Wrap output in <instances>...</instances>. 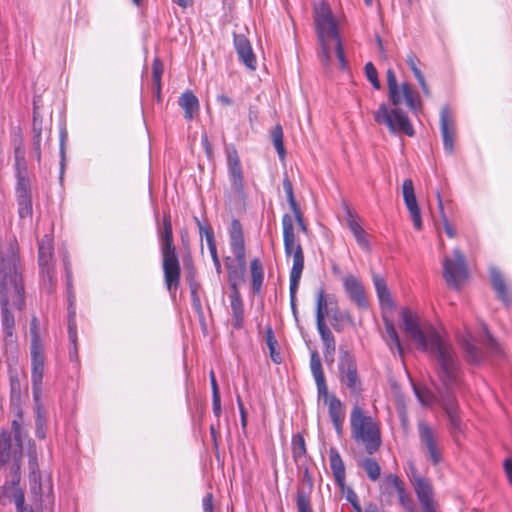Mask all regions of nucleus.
Segmentation results:
<instances>
[{
  "label": "nucleus",
  "mask_w": 512,
  "mask_h": 512,
  "mask_svg": "<svg viewBox=\"0 0 512 512\" xmlns=\"http://www.w3.org/2000/svg\"><path fill=\"white\" fill-rule=\"evenodd\" d=\"M25 304L24 286L19 270V259L11 245L0 252V306L1 326L5 348H16L15 316L12 309L22 310Z\"/></svg>",
  "instance_id": "obj_1"
},
{
  "label": "nucleus",
  "mask_w": 512,
  "mask_h": 512,
  "mask_svg": "<svg viewBox=\"0 0 512 512\" xmlns=\"http://www.w3.org/2000/svg\"><path fill=\"white\" fill-rule=\"evenodd\" d=\"M404 330L422 351H430L437 359L438 377L446 386L454 383L457 372V358L451 345L447 343L438 331L430 327L423 330L418 316L409 308L401 310Z\"/></svg>",
  "instance_id": "obj_2"
},
{
  "label": "nucleus",
  "mask_w": 512,
  "mask_h": 512,
  "mask_svg": "<svg viewBox=\"0 0 512 512\" xmlns=\"http://www.w3.org/2000/svg\"><path fill=\"white\" fill-rule=\"evenodd\" d=\"M314 19L317 28L318 40L320 43L319 57L322 64L329 67L332 63V53L336 54L341 69L347 67L342 42L338 33L337 23L333 17L330 7L321 3L315 7Z\"/></svg>",
  "instance_id": "obj_3"
},
{
  "label": "nucleus",
  "mask_w": 512,
  "mask_h": 512,
  "mask_svg": "<svg viewBox=\"0 0 512 512\" xmlns=\"http://www.w3.org/2000/svg\"><path fill=\"white\" fill-rule=\"evenodd\" d=\"M162 222L163 229L159 231V240L162 254L164 281L170 294H174L180 284L181 267L176 247L173 244V231L170 215L164 214Z\"/></svg>",
  "instance_id": "obj_4"
},
{
  "label": "nucleus",
  "mask_w": 512,
  "mask_h": 512,
  "mask_svg": "<svg viewBox=\"0 0 512 512\" xmlns=\"http://www.w3.org/2000/svg\"><path fill=\"white\" fill-rule=\"evenodd\" d=\"M458 374H459V365L457 364V372L455 381L450 386H446L442 380L439 378L441 382V387L437 388V396L434 395L427 389H422L413 386L415 395L419 402L424 406H429L434 402L439 403L444 409L450 424V429L453 432H458L461 430V418L459 416V405L453 394L455 388L458 387Z\"/></svg>",
  "instance_id": "obj_5"
},
{
  "label": "nucleus",
  "mask_w": 512,
  "mask_h": 512,
  "mask_svg": "<svg viewBox=\"0 0 512 512\" xmlns=\"http://www.w3.org/2000/svg\"><path fill=\"white\" fill-rule=\"evenodd\" d=\"M229 243L234 259L225 258V267L228 272V282L231 291H239V286L245 280L246 255L243 229L241 223L234 219L229 230Z\"/></svg>",
  "instance_id": "obj_6"
},
{
  "label": "nucleus",
  "mask_w": 512,
  "mask_h": 512,
  "mask_svg": "<svg viewBox=\"0 0 512 512\" xmlns=\"http://www.w3.org/2000/svg\"><path fill=\"white\" fill-rule=\"evenodd\" d=\"M351 437L362 446L369 455L375 454L382 443L381 432L378 423L363 409L354 405L350 414Z\"/></svg>",
  "instance_id": "obj_7"
},
{
  "label": "nucleus",
  "mask_w": 512,
  "mask_h": 512,
  "mask_svg": "<svg viewBox=\"0 0 512 512\" xmlns=\"http://www.w3.org/2000/svg\"><path fill=\"white\" fill-rule=\"evenodd\" d=\"M283 243L284 251L287 257L292 256L293 265L290 271L292 277V287L300 283L302 272L304 269V253L299 240L294 231L293 218L289 214L282 217Z\"/></svg>",
  "instance_id": "obj_8"
},
{
  "label": "nucleus",
  "mask_w": 512,
  "mask_h": 512,
  "mask_svg": "<svg viewBox=\"0 0 512 512\" xmlns=\"http://www.w3.org/2000/svg\"><path fill=\"white\" fill-rule=\"evenodd\" d=\"M37 318L33 317L31 320V346H30V354H31V382H32V393L35 402H38L41 399L42 395V381L44 374V354H43V345L40 339L38 328H37Z\"/></svg>",
  "instance_id": "obj_9"
},
{
  "label": "nucleus",
  "mask_w": 512,
  "mask_h": 512,
  "mask_svg": "<svg viewBox=\"0 0 512 512\" xmlns=\"http://www.w3.org/2000/svg\"><path fill=\"white\" fill-rule=\"evenodd\" d=\"M13 430L15 443L9 431L0 432V469L10 465V472H19L22 459V444L20 440V426L14 421Z\"/></svg>",
  "instance_id": "obj_10"
},
{
  "label": "nucleus",
  "mask_w": 512,
  "mask_h": 512,
  "mask_svg": "<svg viewBox=\"0 0 512 512\" xmlns=\"http://www.w3.org/2000/svg\"><path fill=\"white\" fill-rule=\"evenodd\" d=\"M374 119L378 124L386 125L391 133L401 132L407 136L414 135V129L408 116L400 108L389 109L385 103L380 104L374 112Z\"/></svg>",
  "instance_id": "obj_11"
},
{
  "label": "nucleus",
  "mask_w": 512,
  "mask_h": 512,
  "mask_svg": "<svg viewBox=\"0 0 512 512\" xmlns=\"http://www.w3.org/2000/svg\"><path fill=\"white\" fill-rule=\"evenodd\" d=\"M386 78L388 96L394 106H398L404 102L412 111H417L420 108L421 103L419 95L406 82L398 85L395 73L392 69L387 70Z\"/></svg>",
  "instance_id": "obj_12"
},
{
  "label": "nucleus",
  "mask_w": 512,
  "mask_h": 512,
  "mask_svg": "<svg viewBox=\"0 0 512 512\" xmlns=\"http://www.w3.org/2000/svg\"><path fill=\"white\" fill-rule=\"evenodd\" d=\"M417 428L421 450L433 465H438L442 461L443 450L439 433L424 420L418 422Z\"/></svg>",
  "instance_id": "obj_13"
},
{
  "label": "nucleus",
  "mask_w": 512,
  "mask_h": 512,
  "mask_svg": "<svg viewBox=\"0 0 512 512\" xmlns=\"http://www.w3.org/2000/svg\"><path fill=\"white\" fill-rule=\"evenodd\" d=\"M30 491L35 503L41 508L51 509L54 505L53 484L50 474L37 471L30 473Z\"/></svg>",
  "instance_id": "obj_14"
},
{
  "label": "nucleus",
  "mask_w": 512,
  "mask_h": 512,
  "mask_svg": "<svg viewBox=\"0 0 512 512\" xmlns=\"http://www.w3.org/2000/svg\"><path fill=\"white\" fill-rule=\"evenodd\" d=\"M454 258L445 257L443 260V277L450 287L458 288L467 278L468 271L465 257L459 249H454Z\"/></svg>",
  "instance_id": "obj_15"
},
{
  "label": "nucleus",
  "mask_w": 512,
  "mask_h": 512,
  "mask_svg": "<svg viewBox=\"0 0 512 512\" xmlns=\"http://www.w3.org/2000/svg\"><path fill=\"white\" fill-rule=\"evenodd\" d=\"M338 370L341 384L349 389L351 394L358 395L361 391V380L354 358L346 351L340 356Z\"/></svg>",
  "instance_id": "obj_16"
},
{
  "label": "nucleus",
  "mask_w": 512,
  "mask_h": 512,
  "mask_svg": "<svg viewBox=\"0 0 512 512\" xmlns=\"http://www.w3.org/2000/svg\"><path fill=\"white\" fill-rule=\"evenodd\" d=\"M410 480L421 505L422 512H439V505L434 498L431 482L415 472L412 473Z\"/></svg>",
  "instance_id": "obj_17"
},
{
  "label": "nucleus",
  "mask_w": 512,
  "mask_h": 512,
  "mask_svg": "<svg viewBox=\"0 0 512 512\" xmlns=\"http://www.w3.org/2000/svg\"><path fill=\"white\" fill-rule=\"evenodd\" d=\"M402 194L407 210L409 211L411 220L417 230L422 229V219L420 209L416 200L413 181L405 179L402 184Z\"/></svg>",
  "instance_id": "obj_18"
},
{
  "label": "nucleus",
  "mask_w": 512,
  "mask_h": 512,
  "mask_svg": "<svg viewBox=\"0 0 512 512\" xmlns=\"http://www.w3.org/2000/svg\"><path fill=\"white\" fill-rule=\"evenodd\" d=\"M227 166L231 182V189L236 194H242L244 189V178L238 153L235 149L227 153Z\"/></svg>",
  "instance_id": "obj_19"
},
{
  "label": "nucleus",
  "mask_w": 512,
  "mask_h": 512,
  "mask_svg": "<svg viewBox=\"0 0 512 512\" xmlns=\"http://www.w3.org/2000/svg\"><path fill=\"white\" fill-rule=\"evenodd\" d=\"M440 128L444 149L448 154H452L454 150L456 128L448 107H443L440 111Z\"/></svg>",
  "instance_id": "obj_20"
},
{
  "label": "nucleus",
  "mask_w": 512,
  "mask_h": 512,
  "mask_svg": "<svg viewBox=\"0 0 512 512\" xmlns=\"http://www.w3.org/2000/svg\"><path fill=\"white\" fill-rule=\"evenodd\" d=\"M344 290L350 300L355 302L358 308L367 309L369 307L362 283L353 275H347L343 279Z\"/></svg>",
  "instance_id": "obj_21"
},
{
  "label": "nucleus",
  "mask_w": 512,
  "mask_h": 512,
  "mask_svg": "<svg viewBox=\"0 0 512 512\" xmlns=\"http://www.w3.org/2000/svg\"><path fill=\"white\" fill-rule=\"evenodd\" d=\"M233 40L239 60L250 70H255L257 61L249 40L243 34H234Z\"/></svg>",
  "instance_id": "obj_22"
},
{
  "label": "nucleus",
  "mask_w": 512,
  "mask_h": 512,
  "mask_svg": "<svg viewBox=\"0 0 512 512\" xmlns=\"http://www.w3.org/2000/svg\"><path fill=\"white\" fill-rule=\"evenodd\" d=\"M10 474L11 480L3 486L0 500L3 504L6 503V500L9 502L13 501L16 506H19L25 502L24 492L19 485L20 475L19 472H10Z\"/></svg>",
  "instance_id": "obj_23"
},
{
  "label": "nucleus",
  "mask_w": 512,
  "mask_h": 512,
  "mask_svg": "<svg viewBox=\"0 0 512 512\" xmlns=\"http://www.w3.org/2000/svg\"><path fill=\"white\" fill-rule=\"evenodd\" d=\"M65 272H66V278H67V289H68V299H69V308H68V336L70 342H72L74 345L76 344L77 339V328H76V311L73 308V302L75 299V296L72 293L71 290V269L68 262H65Z\"/></svg>",
  "instance_id": "obj_24"
},
{
  "label": "nucleus",
  "mask_w": 512,
  "mask_h": 512,
  "mask_svg": "<svg viewBox=\"0 0 512 512\" xmlns=\"http://www.w3.org/2000/svg\"><path fill=\"white\" fill-rule=\"evenodd\" d=\"M341 311L338 306L337 299L334 295H326L323 289H320L317 293L316 301V321H318L319 313L322 314L323 320L326 316L334 313V311Z\"/></svg>",
  "instance_id": "obj_25"
},
{
  "label": "nucleus",
  "mask_w": 512,
  "mask_h": 512,
  "mask_svg": "<svg viewBox=\"0 0 512 512\" xmlns=\"http://www.w3.org/2000/svg\"><path fill=\"white\" fill-rule=\"evenodd\" d=\"M341 311L338 306L337 299L334 295H326L323 289H320L317 293L316 301V321H318L319 313L322 314L323 320L326 316L334 313V311Z\"/></svg>",
  "instance_id": "obj_26"
},
{
  "label": "nucleus",
  "mask_w": 512,
  "mask_h": 512,
  "mask_svg": "<svg viewBox=\"0 0 512 512\" xmlns=\"http://www.w3.org/2000/svg\"><path fill=\"white\" fill-rule=\"evenodd\" d=\"M317 330L321 337L324 346V353L333 355L336 350V341L333 333L326 324V320H323L322 314L319 313L318 321H316Z\"/></svg>",
  "instance_id": "obj_27"
},
{
  "label": "nucleus",
  "mask_w": 512,
  "mask_h": 512,
  "mask_svg": "<svg viewBox=\"0 0 512 512\" xmlns=\"http://www.w3.org/2000/svg\"><path fill=\"white\" fill-rule=\"evenodd\" d=\"M489 273L492 286L496 291L498 298L506 304L511 302V296L502 273L496 267H491L489 269Z\"/></svg>",
  "instance_id": "obj_28"
},
{
  "label": "nucleus",
  "mask_w": 512,
  "mask_h": 512,
  "mask_svg": "<svg viewBox=\"0 0 512 512\" xmlns=\"http://www.w3.org/2000/svg\"><path fill=\"white\" fill-rule=\"evenodd\" d=\"M329 462L336 483L339 486H343L345 482V465L338 450L334 447H331L329 450Z\"/></svg>",
  "instance_id": "obj_29"
},
{
  "label": "nucleus",
  "mask_w": 512,
  "mask_h": 512,
  "mask_svg": "<svg viewBox=\"0 0 512 512\" xmlns=\"http://www.w3.org/2000/svg\"><path fill=\"white\" fill-rule=\"evenodd\" d=\"M179 106L184 110L186 120H192L199 112L198 98L191 92H184L178 101Z\"/></svg>",
  "instance_id": "obj_30"
},
{
  "label": "nucleus",
  "mask_w": 512,
  "mask_h": 512,
  "mask_svg": "<svg viewBox=\"0 0 512 512\" xmlns=\"http://www.w3.org/2000/svg\"><path fill=\"white\" fill-rule=\"evenodd\" d=\"M230 306L232 311L233 326L236 329H240L244 322V308L243 301L239 291H231L230 295Z\"/></svg>",
  "instance_id": "obj_31"
},
{
  "label": "nucleus",
  "mask_w": 512,
  "mask_h": 512,
  "mask_svg": "<svg viewBox=\"0 0 512 512\" xmlns=\"http://www.w3.org/2000/svg\"><path fill=\"white\" fill-rule=\"evenodd\" d=\"M305 478L308 482V490H305L304 488H300L297 491V497H296V506L298 512H313L311 501H310V493L312 490V480L308 474V471H305L304 474Z\"/></svg>",
  "instance_id": "obj_32"
},
{
  "label": "nucleus",
  "mask_w": 512,
  "mask_h": 512,
  "mask_svg": "<svg viewBox=\"0 0 512 512\" xmlns=\"http://www.w3.org/2000/svg\"><path fill=\"white\" fill-rule=\"evenodd\" d=\"M250 272L252 291L254 294H258L261 291V287L264 280L263 265L258 258H254L250 262Z\"/></svg>",
  "instance_id": "obj_33"
},
{
  "label": "nucleus",
  "mask_w": 512,
  "mask_h": 512,
  "mask_svg": "<svg viewBox=\"0 0 512 512\" xmlns=\"http://www.w3.org/2000/svg\"><path fill=\"white\" fill-rule=\"evenodd\" d=\"M383 338L391 351L397 350L400 355L403 354V348L398 333L394 324L389 320H385V334Z\"/></svg>",
  "instance_id": "obj_34"
},
{
  "label": "nucleus",
  "mask_w": 512,
  "mask_h": 512,
  "mask_svg": "<svg viewBox=\"0 0 512 512\" xmlns=\"http://www.w3.org/2000/svg\"><path fill=\"white\" fill-rule=\"evenodd\" d=\"M373 283L375 286V290L379 301L382 305H387L388 307L393 306V301L389 292V289L386 285L385 280L378 274L373 275Z\"/></svg>",
  "instance_id": "obj_35"
},
{
  "label": "nucleus",
  "mask_w": 512,
  "mask_h": 512,
  "mask_svg": "<svg viewBox=\"0 0 512 512\" xmlns=\"http://www.w3.org/2000/svg\"><path fill=\"white\" fill-rule=\"evenodd\" d=\"M348 219L347 224L351 232L353 233L357 243L363 247H368V240H367V234L364 231V229L361 227V225L356 221L354 216L351 214L350 210H347Z\"/></svg>",
  "instance_id": "obj_36"
},
{
  "label": "nucleus",
  "mask_w": 512,
  "mask_h": 512,
  "mask_svg": "<svg viewBox=\"0 0 512 512\" xmlns=\"http://www.w3.org/2000/svg\"><path fill=\"white\" fill-rule=\"evenodd\" d=\"M26 153L25 148L22 141L14 148V168L17 175H28L27 174V162H26Z\"/></svg>",
  "instance_id": "obj_37"
},
{
  "label": "nucleus",
  "mask_w": 512,
  "mask_h": 512,
  "mask_svg": "<svg viewBox=\"0 0 512 512\" xmlns=\"http://www.w3.org/2000/svg\"><path fill=\"white\" fill-rule=\"evenodd\" d=\"M195 220L199 228L201 237L205 236L206 243L211 254L212 260H216L219 257L212 229L203 225L198 218H195Z\"/></svg>",
  "instance_id": "obj_38"
},
{
  "label": "nucleus",
  "mask_w": 512,
  "mask_h": 512,
  "mask_svg": "<svg viewBox=\"0 0 512 512\" xmlns=\"http://www.w3.org/2000/svg\"><path fill=\"white\" fill-rule=\"evenodd\" d=\"M330 317L331 326L336 332H342L345 328V323L353 324V317L349 312L334 311L328 315Z\"/></svg>",
  "instance_id": "obj_39"
},
{
  "label": "nucleus",
  "mask_w": 512,
  "mask_h": 512,
  "mask_svg": "<svg viewBox=\"0 0 512 512\" xmlns=\"http://www.w3.org/2000/svg\"><path fill=\"white\" fill-rule=\"evenodd\" d=\"M359 466L366 472L368 478L371 481H377L379 479L381 474V468L373 458H363L359 462Z\"/></svg>",
  "instance_id": "obj_40"
},
{
  "label": "nucleus",
  "mask_w": 512,
  "mask_h": 512,
  "mask_svg": "<svg viewBox=\"0 0 512 512\" xmlns=\"http://www.w3.org/2000/svg\"><path fill=\"white\" fill-rule=\"evenodd\" d=\"M266 345L269 349L272 361L276 364L280 363L282 359L279 351L277 350L278 342L271 326L266 328Z\"/></svg>",
  "instance_id": "obj_41"
},
{
  "label": "nucleus",
  "mask_w": 512,
  "mask_h": 512,
  "mask_svg": "<svg viewBox=\"0 0 512 512\" xmlns=\"http://www.w3.org/2000/svg\"><path fill=\"white\" fill-rule=\"evenodd\" d=\"M328 405L330 419H345V408L342 402L335 396L331 395Z\"/></svg>",
  "instance_id": "obj_42"
},
{
  "label": "nucleus",
  "mask_w": 512,
  "mask_h": 512,
  "mask_svg": "<svg viewBox=\"0 0 512 512\" xmlns=\"http://www.w3.org/2000/svg\"><path fill=\"white\" fill-rule=\"evenodd\" d=\"M52 258L50 240L47 239L45 242L42 240L39 243V265L41 269L50 267L49 262Z\"/></svg>",
  "instance_id": "obj_43"
},
{
  "label": "nucleus",
  "mask_w": 512,
  "mask_h": 512,
  "mask_svg": "<svg viewBox=\"0 0 512 512\" xmlns=\"http://www.w3.org/2000/svg\"><path fill=\"white\" fill-rule=\"evenodd\" d=\"M292 453L296 461L306 454L305 440L300 434H296L292 438Z\"/></svg>",
  "instance_id": "obj_44"
},
{
  "label": "nucleus",
  "mask_w": 512,
  "mask_h": 512,
  "mask_svg": "<svg viewBox=\"0 0 512 512\" xmlns=\"http://www.w3.org/2000/svg\"><path fill=\"white\" fill-rule=\"evenodd\" d=\"M403 487H404V484L401 481V479L394 474H389V475L385 476V478L382 481V485H381V488L384 490H387L389 493L391 492L392 489L397 492V491L401 490V488H403Z\"/></svg>",
  "instance_id": "obj_45"
},
{
  "label": "nucleus",
  "mask_w": 512,
  "mask_h": 512,
  "mask_svg": "<svg viewBox=\"0 0 512 512\" xmlns=\"http://www.w3.org/2000/svg\"><path fill=\"white\" fill-rule=\"evenodd\" d=\"M17 199L30 197V183L27 175H17Z\"/></svg>",
  "instance_id": "obj_46"
},
{
  "label": "nucleus",
  "mask_w": 512,
  "mask_h": 512,
  "mask_svg": "<svg viewBox=\"0 0 512 512\" xmlns=\"http://www.w3.org/2000/svg\"><path fill=\"white\" fill-rule=\"evenodd\" d=\"M463 349L467 355L469 361L477 363L481 359V355L477 347L472 342L471 337L464 339L463 341Z\"/></svg>",
  "instance_id": "obj_47"
},
{
  "label": "nucleus",
  "mask_w": 512,
  "mask_h": 512,
  "mask_svg": "<svg viewBox=\"0 0 512 512\" xmlns=\"http://www.w3.org/2000/svg\"><path fill=\"white\" fill-rule=\"evenodd\" d=\"M272 140L274 147L281 159L285 157V148L283 144V132L281 126H276L272 132Z\"/></svg>",
  "instance_id": "obj_48"
},
{
  "label": "nucleus",
  "mask_w": 512,
  "mask_h": 512,
  "mask_svg": "<svg viewBox=\"0 0 512 512\" xmlns=\"http://www.w3.org/2000/svg\"><path fill=\"white\" fill-rule=\"evenodd\" d=\"M43 284L48 293H52L56 286V278L52 267L41 269Z\"/></svg>",
  "instance_id": "obj_49"
},
{
  "label": "nucleus",
  "mask_w": 512,
  "mask_h": 512,
  "mask_svg": "<svg viewBox=\"0 0 512 512\" xmlns=\"http://www.w3.org/2000/svg\"><path fill=\"white\" fill-rule=\"evenodd\" d=\"M310 367L315 380L325 378L322 370L321 360L316 351L311 353Z\"/></svg>",
  "instance_id": "obj_50"
},
{
  "label": "nucleus",
  "mask_w": 512,
  "mask_h": 512,
  "mask_svg": "<svg viewBox=\"0 0 512 512\" xmlns=\"http://www.w3.org/2000/svg\"><path fill=\"white\" fill-rule=\"evenodd\" d=\"M283 189L285 191L290 209L293 211V210H297L298 208H300L295 197H294L292 183L287 176H285L283 179Z\"/></svg>",
  "instance_id": "obj_51"
},
{
  "label": "nucleus",
  "mask_w": 512,
  "mask_h": 512,
  "mask_svg": "<svg viewBox=\"0 0 512 512\" xmlns=\"http://www.w3.org/2000/svg\"><path fill=\"white\" fill-rule=\"evenodd\" d=\"M365 74H366V77L369 80V82L372 84V86L376 90H379L381 88V84H380V81L378 79L377 70H376L375 66L373 65V63L368 62L365 65Z\"/></svg>",
  "instance_id": "obj_52"
},
{
  "label": "nucleus",
  "mask_w": 512,
  "mask_h": 512,
  "mask_svg": "<svg viewBox=\"0 0 512 512\" xmlns=\"http://www.w3.org/2000/svg\"><path fill=\"white\" fill-rule=\"evenodd\" d=\"M399 501L401 505L409 512H417L415 509V504L412 498L405 492V488H401V490L397 491Z\"/></svg>",
  "instance_id": "obj_53"
},
{
  "label": "nucleus",
  "mask_w": 512,
  "mask_h": 512,
  "mask_svg": "<svg viewBox=\"0 0 512 512\" xmlns=\"http://www.w3.org/2000/svg\"><path fill=\"white\" fill-rule=\"evenodd\" d=\"M41 133L42 128H35V135H33V153L38 163L41 162Z\"/></svg>",
  "instance_id": "obj_54"
},
{
  "label": "nucleus",
  "mask_w": 512,
  "mask_h": 512,
  "mask_svg": "<svg viewBox=\"0 0 512 512\" xmlns=\"http://www.w3.org/2000/svg\"><path fill=\"white\" fill-rule=\"evenodd\" d=\"M315 382L317 385L318 399L323 400L325 404L328 403L331 395L328 393L325 378L317 379Z\"/></svg>",
  "instance_id": "obj_55"
},
{
  "label": "nucleus",
  "mask_w": 512,
  "mask_h": 512,
  "mask_svg": "<svg viewBox=\"0 0 512 512\" xmlns=\"http://www.w3.org/2000/svg\"><path fill=\"white\" fill-rule=\"evenodd\" d=\"M19 215L21 217L28 216L32 213V202L30 197L19 198Z\"/></svg>",
  "instance_id": "obj_56"
},
{
  "label": "nucleus",
  "mask_w": 512,
  "mask_h": 512,
  "mask_svg": "<svg viewBox=\"0 0 512 512\" xmlns=\"http://www.w3.org/2000/svg\"><path fill=\"white\" fill-rule=\"evenodd\" d=\"M437 197H438V206H439V209H440V213H441V217H442V221H443L445 232L448 235V237L453 238V237H455V231L451 227V225L449 224L446 216L444 215L443 204H442V200H441V197H440L439 193L437 194Z\"/></svg>",
  "instance_id": "obj_57"
},
{
  "label": "nucleus",
  "mask_w": 512,
  "mask_h": 512,
  "mask_svg": "<svg viewBox=\"0 0 512 512\" xmlns=\"http://www.w3.org/2000/svg\"><path fill=\"white\" fill-rule=\"evenodd\" d=\"M163 72V67L161 62L158 59H155L152 67L153 81L157 86V89H160L161 76Z\"/></svg>",
  "instance_id": "obj_58"
},
{
  "label": "nucleus",
  "mask_w": 512,
  "mask_h": 512,
  "mask_svg": "<svg viewBox=\"0 0 512 512\" xmlns=\"http://www.w3.org/2000/svg\"><path fill=\"white\" fill-rule=\"evenodd\" d=\"M298 288H299V283H297V285L294 288L292 287V277H290V286H289L290 304H291L292 312H293L295 317H296V313H297L296 293H297Z\"/></svg>",
  "instance_id": "obj_59"
},
{
  "label": "nucleus",
  "mask_w": 512,
  "mask_h": 512,
  "mask_svg": "<svg viewBox=\"0 0 512 512\" xmlns=\"http://www.w3.org/2000/svg\"><path fill=\"white\" fill-rule=\"evenodd\" d=\"M293 214H294V218L299 226V229L303 232V233H307L308 232V227L304 221V217H303V214L301 212V209L298 208L297 210H293L292 211Z\"/></svg>",
  "instance_id": "obj_60"
},
{
  "label": "nucleus",
  "mask_w": 512,
  "mask_h": 512,
  "mask_svg": "<svg viewBox=\"0 0 512 512\" xmlns=\"http://www.w3.org/2000/svg\"><path fill=\"white\" fill-rule=\"evenodd\" d=\"M202 504H203V511L204 512H214L213 496H212V494H207L203 498Z\"/></svg>",
  "instance_id": "obj_61"
},
{
  "label": "nucleus",
  "mask_w": 512,
  "mask_h": 512,
  "mask_svg": "<svg viewBox=\"0 0 512 512\" xmlns=\"http://www.w3.org/2000/svg\"><path fill=\"white\" fill-rule=\"evenodd\" d=\"M484 344L491 350H493L494 352H498V344L497 342L495 341V339L492 337V335L486 331V336H485V339H484Z\"/></svg>",
  "instance_id": "obj_62"
},
{
  "label": "nucleus",
  "mask_w": 512,
  "mask_h": 512,
  "mask_svg": "<svg viewBox=\"0 0 512 512\" xmlns=\"http://www.w3.org/2000/svg\"><path fill=\"white\" fill-rule=\"evenodd\" d=\"M213 413L219 418L222 412L220 395L212 396Z\"/></svg>",
  "instance_id": "obj_63"
},
{
  "label": "nucleus",
  "mask_w": 512,
  "mask_h": 512,
  "mask_svg": "<svg viewBox=\"0 0 512 512\" xmlns=\"http://www.w3.org/2000/svg\"><path fill=\"white\" fill-rule=\"evenodd\" d=\"M504 469H505V472H506V475L508 477L510 484H512V460L511 459H506L504 461Z\"/></svg>",
  "instance_id": "obj_64"
}]
</instances>
